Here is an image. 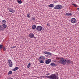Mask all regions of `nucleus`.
Returning <instances> with one entry per match:
<instances>
[{
	"label": "nucleus",
	"instance_id": "obj_9",
	"mask_svg": "<svg viewBox=\"0 0 79 79\" xmlns=\"http://www.w3.org/2000/svg\"><path fill=\"white\" fill-rule=\"evenodd\" d=\"M7 10H9V12H11V13H15V10H14L12 9L11 8H7Z\"/></svg>",
	"mask_w": 79,
	"mask_h": 79
},
{
	"label": "nucleus",
	"instance_id": "obj_23",
	"mask_svg": "<svg viewBox=\"0 0 79 79\" xmlns=\"http://www.w3.org/2000/svg\"><path fill=\"white\" fill-rule=\"evenodd\" d=\"M31 66V63H29L27 65V68H29V67Z\"/></svg>",
	"mask_w": 79,
	"mask_h": 79
},
{
	"label": "nucleus",
	"instance_id": "obj_37",
	"mask_svg": "<svg viewBox=\"0 0 79 79\" xmlns=\"http://www.w3.org/2000/svg\"><path fill=\"white\" fill-rule=\"evenodd\" d=\"M47 77L48 76H46L45 77H46L47 78Z\"/></svg>",
	"mask_w": 79,
	"mask_h": 79
},
{
	"label": "nucleus",
	"instance_id": "obj_14",
	"mask_svg": "<svg viewBox=\"0 0 79 79\" xmlns=\"http://www.w3.org/2000/svg\"><path fill=\"white\" fill-rule=\"evenodd\" d=\"M49 7H50V8H53V7H54L55 6V5H54V4H50L49 6H48Z\"/></svg>",
	"mask_w": 79,
	"mask_h": 79
},
{
	"label": "nucleus",
	"instance_id": "obj_1",
	"mask_svg": "<svg viewBox=\"0 0 79 79\" xmlns=\"http://www.w3.org/2000/svg\"><path fill=\"white\" fill-rule=\"evenodd\" d=\"M63 6L60 5H58L56 6L54 8V9L55 10H61L62 9Z\"/></svg>",
	"mask_w": 79,
	"mask_h": 79
},
{
	"label": "nucleus",
	"instance_id": "obj_33",
	"mask_svg": "<svg viewBox=\"0 0 79 79\" xmlns=\"http://www.w3.org/2000/svg\"><path fill=\"white\" fill-rule=\"evenodd\" d=\"M46 25L48 26H49V24H48V23H47Z\"/></svg>",
	"mask_w": 79,
	"mask_h": 79
},
{
	"label": "nucleus",
	"instance_id": "obj_26",
	"mask_svg": "<svg viewBox=\"0 0 79 79\" xmlns=\"http://www.w3.org/2000/svg\"><path fill=\"white\" fill-rule=\"evenodd\" d=\"M27 18H30V14H28L27 15Z\"/></svg>",
	"mask_w": 79,
	"mask_h": 79
},
{
	"label": "nucleus",
	"instance_id": "obj_4",
	"mask_svg": "<svg viewBox=\"0 0 79 79\" xmlns=\"http://www.w3.org/2000/svg\"><path fill=\"white\" fill-rule=\"evenodd\" d=\"M28 36L30 38H34V39H36V37H34V34L33 33H30L29 34Z\"/></svg>",
	"mask_w": 79,
	"mask_h": 79
},
{
	"label": "nucleus",
	"instance_id": "obj_27",
	"mask_svg": "<svg viewBox=\"0 0 79 79\" xmlns=\"http://www.w3.org/2000/svg\"><path fill=\"white\" fill-rule=\"evenodd\" d=\"M3 47V45H0V50H1L2 48Z\"/></svg>",
	"mask_w": 79,
	"mask_h": 79
},
{
	"label": "nucleus",
	"instance_id": "obj_11",
	"mask_svg": "<svg viewBox=\"0 0 79 79\" xmlns=\"http://www.w3.org/2000/svg\"><path fill=\"white\" fill-rule=\"evenodd\" d=\"M43 54H48L49 55H50V56H52V53L50 52H47L46 51L43 52Z\"/></svg>",
	"mask_w": 79,
	"mask_h": 79
},
{
	"label": "nucleus",
	"instance_id": "obj_20",
	"mask_svg": "<svg viewBox=\"0 0 79 79\" xmlns=\"http://www.w3.org/2000/svg\"><path fill=\"white\" fill-rule=\"evenodd\" d=\"M2 26H3V27H4V28H6L7 27V25L5 24H3L2 25Z\"/></svg>",
	"mask_w": 79,
	"mask_h": 79
},
{
	"label": "nucleus",
	"instance_id": "obj_36",
	"mask_svg": "<svg viewBox=\"0 0 79 79\" xmlns=\"http://www.w3.org/2000/svg\"><path fill=\"white\" fill-rule=\"evenodd\" d=\"M9 79H13V78L10 77V78Z\"/></svg>",
	"mask_w": 79,
	"mask_h": 79
},
{
	"label": "nucleus",
	"instance_id": "obj_7",
	"mask_svg": "<svg viewBox=\"0 0 79 79\" xmlns=\"http://www.w3.org/2000/svg\"><path fill=\"white\" fill-rule=\"evenodd\" d=\"M71 22L72 23H73V24L74 23H76V21L77 20L75 18H72L71 19Z\"/></svg>",
	"mask_w": 79,
	"mask_h": 79
},
{
	"label": "nucleus",
	"instance_id": "obj_10",
	"mask_svg": "<svg viewBox=\"0 0 79 79\" xmlns=\"http://www.w3.org/2000/svg\"><path fill=\"white\" fill-rule=\"evenodd\" d=\"M45 57L44 56H40L38 59V60H43L44 61V60H45Z\"/></svg>",
	"mask_w": 79,
	"mask_h": 79
},
{
	"label": "nucleus",
	"instance_id": "obj_32",
	"mask_svg": "<svg viewBox=\"0 0 79 79\" xmlns=\"http://www.w3.org/2000/svg\"><path fill=\"white\" fill-rule=\"evenodd\" d=\"M49 75H50V73H48L46 74V76H49Z\"/></svg>",
	"mask_w": 79,
	"mask_h": 79
},
{
	"label": "nucleus",
	"instance_id": "obj_3",
	"mask_svg": "<svg viewBox=\"0 0 79 79\" xmlns=\"http://www.w3.org/2000/svg\"><path fill=\"white\" fill-rule=\"evenodd\" d=\"M66 61V60L65 59L62 58L60 60L58 63H60L61 64H63Z\"/></svg>",
	"mask_w": 79,
	"mask_h": 79
},
{
	"label": "nucleus",
	"instance_id": "obj_12",
	"mask_svg": "<svg viewBox=\"0 0 79 79\" xmlns=\"http://www.w3.org/2000/svg\"><path fill=\"white\" fill-rule=\"evenodd\" d=\"M66 62H67V63H68V64H73V62H72V61L68 60H66Z\"/></svg>",
	"mask_w": 79,
	"mask_h": 79
},
{
	"label": "nucleus",
	"instance_id": "obj_19",
	"mask_svg": "<svg viewBox=\"0 0 79 79\" xmlns=\"http://www.w3.org/2000/svg\"><path fill=\"white\" fill-rule=\"evenodd\" d=\"M36 28V26L34 25L32 26V29H35Z\"/></svg>",
	"mask_w": 79,
	"mask_h": 79
},
{
	"label": "nucleus",
	"instance_id": "obj_30",
	"mask_svg": "<svg viewBox=\"0 0 79 79\" xmlns=\"http://www.w3.org/2000/svg\"><path fill=\"white\" fill-rule=\"evenodd\" d=\"M32 20H33V21H35V19L34 17H32Z\"/></svg>",
	"mask_w": 79,
	"mask_h": 79
},
{
	"label": "nucleus",
	"instance_id": "obj_18",
	"mask_svg": "<svg viewBox=\"0 0 79 79\" xmlns=\"http://www.w3.org/2000/svg\"><path fill=\"white\" fill-rule=\"evenodd\" d=\"M19 68L18 67H16L13 69V71H17Z\"/></svg>",
	"mask_w": 79,
	"mask_h": 79
},
{
	"label": "nucleus",
	"instance_id": "obj_31",
	"mask_svg": "<svg viewBox=\"0 0 79 79\" xmlns=\"http://www.w3.org/2000/svg\"><path fill=\"white\" fill-rule=\"evenodd\" d=\"M3 51L4 52H5V51H6V49L5 48H3Z\"/></svg>",
	"mask_w": 79,
	"mask_h": 79
},
{
	"label": "nucleus",
	"instance_id": "obj_17",
	"mask_svg": "<svg viewBox=\"0 0 79 79\" xmlns=\"http://www.w3.org/2000/svg\"><path fill=\"white\" fill-rule=\"evenodd\" d=\"M3 27L1 26L0 25V31H3Z\"/></svg>",
	"mask_w": 79,
	"mask_h": 79
},
{
	"label": "nucleus",
	"instance_id": "obj_29",
	"mask_svg": "<svg viewBox=\"0 0 79 79\" xmlns=\"http://www.w3.org/2000/svg\"><path fill=\"white\" fill-rule=\"evenodd\" d=\"M72 5H74L75 7H76V6H77V5L75 4H72Z\"/></svg>",
	"mask_w": 79,
	"mask_h": 79
},
{
	"label": "nucleus",
	"instance_id": "obj_6",
	"mask_svg": "<svg viewBox=\"0 0 79 79\" xmlns=\"http://www.w3.org/2000/svg\"><path fill=\"white\" fill-rule=\"evenodd\" d=\"M8 64L10 67H12L13 66V64H12L11 60H8Z\"/></svg>",
	"mask_w": 79,
	"mask_h": 79
},
{
	"label": "nucleus",
	"instance_id": "obj_2",
	"mask_svg": "<svg viewBox=\"0 0 79 79\" xmlns=\"http://www.w3.org/2000/svg\"><path fill=\"white\" fill-rule=\"evenodd\" d=\"M51 79H58V77L56 75V74H54L51 75Z\"/></svg>",
	"mask_w": 79,
	"mask_h": 79
},
{
	"label": "nucleus",
	"instance_id": "obj_24",
	"mask_svg": "<svg viewBox=\"0 0 79 79\" xmlns=\"http://www.w3.org/2000/svg\"><path fill=\"white\" fill-rule=\"evenodd\" d=\"M40 61L39 62L40 63H44V62L43 61L44 60H40Z\"/></svg>",
	"mask_w": 79,
	"mask_h": 79
},
{
	"label": "nucleus",
	"instance_id": "obj_28",
	"mask_svg": "<svg viewBox=\"0 0 79 79\" xmlns=\"http://www.w3.org/2000/svg\"><path fill=\"white\" fill-rule=\"evenodd\" d=\"M15 47H16V46H12L11 47H10L11 48H15Z\"/></svg>",
	"mask_w": 79,
	"mask_h": 79
},
{
	"label": "nucleus",
	"instance_id": "obj_16",
	"mask_svg": "<svg viewBox=\"0 0 79 79\" xmlns=\"http://www.w3.org/2000/svg\"><path fill=\"white\" fill-rule=\"evenodd\" d=\"M50 65V66H56V64L55 63H51Z\"/></svg>",
	"mask_w": 79,
	"mask_h": 79
},
{
	"label": "nucleus",
	"instance_id": "obj_35",
	"mask_svg": "<svg viewBox=\"0 0 79 79\" xmlns=\"http://www.w3.org/2000/svg\"><path fill=\"white\" fill-rule=\"evenodd\" d=\"M77 10H78V11H79V7L78 8H77Z\"/></svg>",
	"mask_w": 79,
	"mask_h": 79
},
{
	"label": "nucleus",
	"instance_id": "obj_8",
	"mask_svg": "<svg viewBox=\"0 0 79 79\" xmlns=\"http://www.w3.org/2000/svg\"><path fill=\"white\" fill-rule=\"evenodd\" d=\"M52 62V60L50 59H48V60H46L45 61V63L46 64H48L49 63H50Z\"/></svg>",
	"mask_w": 79,
	"mask_h": 79
},
{
	"label": "nucleus",
	"instance_id": "obj_13",
	"mask_svg": "<svg viewBox=\"0 0 79 79\" xmlns=\"http://www.w3.org/2000/svg\"><path fill=\"white\" fill-rule=\"evenodd\" d=\"M6 23V21L5 20H3L1 22V24H5Z\"/></svg>",
	"mask_w": 79,
	"mask_h": 79
},
{
	"label": "nucleus",
	"instance_id": "obj_5",
	"mask_svg": "<svg viewBox=\"0 0 79 79\" xmlns=\"http://www.w3.org/2000/svg\"><path fill=\"white\" fill-rule=\"evenodd\" d=\"M36 29L38 31H41L42 29V27L41 26H39L36 27Z\"/></svg>",
	"mask_w": 79,
	"mask_h": 79
},
{
	"label": "nucleus",
	"instance_id": "obj_34",
	"mask_svg": "<svg viewBox=\"0 0 79 79\" xmlns=\"http://www.w3.org/2000/svg\"><path fill=\"white\" fill-rule=\"evenodd\" d=\"M17 2H18V1H21V0H17Z\"/></svg>",
	"mask_w": 79,
	"mask_h": 79
},
{
	"label": "nucleus",
	"instance_id": "obj_22",
	"mask_svg": "<svg viewBox=\"0 0 79 79\" xmlns=\"http://www.w3.org/2000/svg\"><path fill=\"white\" fill-rule=\"evenodd\" d=\"M17 2L18 3H19V4H21V3H23V2L22 1H17Z\"/></svg>",
	"mask_w": 79,
	"mask_h": 79
},
{
	"label": "nucleus",
	"instance_id": "obj_21",
	"mask_svg": "<svg viewBox=\"0 0 79 79\" xmlns=\"http://www.w3.org/2000/svg\"><path fill=\"white\" fill-rule=\"evenodd\" d=\"M13 72L11 71H9L8 73V75H10V74H12Z\"/></svg>",
	"mask_w": 79,
	"mask_h": 79
},
{
	"label": "nucleus",
	"instance_id": "obj_25",
	"mask_svg": "<svg viewBox=\"0 0 79 79\" xmlns=\"http://www.w3.org/2000/svg\"><path fill=\"white\" fill-rule=\"evenodd\" d=\"M47 79H51V75L49 76H48L47 77Z\"/></svg>",
	"mask_w": 79,
	"mask_h": 79
},
{
	"label": "nucleus",
	"instance_id": "obj_38",
	"mask_svg": "<svg viewBox=\"0 0 79 79\" xmlns=\"http://www.w3.org/2000/svg\"><path fill=\"white\" fill-rule=\"evenodd\" d=\"M0 77H1V76L0 75Z\"/></svg>",
	"mask_w": 79,
	"mask_h": 79
},
{
	"label": "nucleus",
	"instance_id": "obj_15",
	"mask_svg": "<svg viewBox=\"0 0 79 79\" xmlns=\"http://www.w3.org/2000/svg\"><path fill=\"white\" fill-rule=\"evenodd\" d=\"M65 15H66V16H71V15H72V14H71V13H66L65 14Z\"/></svg>",
	"mask_w": 79,
	"mask_h": 79
}]
</instances>
